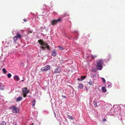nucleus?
Segmentation results:
<instances>
[{"mask_svg":"<svg viewBox=\"0 0 125 125\" xmlns=\"http://www.w3.org/2000/svg\"><path fill=\"white\" fill-rule=\"evenodd\" d=\"M103 62V60H100L97 62L96 68L97 70H101L102 69Z\"/></svg>","mask_w":125,"mask_h":125,"instance_id":"1","label":"nucleus"},{"mask_svg":"<svg viewBox=\"0 0 125 125\" xmlns=\"http://www.w3.org/2000/svg\"><path fill=\"white\" fill-rule=\"evenodd\" d=\"M38 42L41 45H44L46 47L47 49L49 50H50V46L46 43H45L43 41V40H40L38 41Z\"/></svg>","mask_w":125,"mask_h":125,"instance_id":"2","label":"nucleus"},{"mask_svg":"<svg viewBox=\"0 0 125 125\" xmlns=\"http://www.w3.org/2000/svg\"><path fill=\"white\" fill-rule=\"evenodd\" d=\"M23 92V94L24 97H25L27 95L26 94L29 93V91L28 90L26 87H25L23 88L22 90Z\"/></svg>","mask_w":125,"mask_h":125,"instance_id":"3","label":"nucleus"},{"mask_svg":"<svg viewBox=\"0 0 125 125\" xmlns=\"http://www.w3.org/2000/svg\"><path fill=\"white\" fill-rule=\"evenodd\" d=\"M10 109L12 110L13 113H19L18 108L15 106H12L10 107Z\"/></svg>","mask_w":125,"mask_h":125,"instance_id":"4","label":"nucleus"},{"mask_svg":"<svg viewBox=\"0 0 125 125\" xmlns=\"http://www.w3.org/2000/svg\"><path fill=\"white\" fill-rule=\"evenodd\" d=\"M61 19L59 18L57 20H54L51 21V24L52 25H54L56 24L58 22L61 21Z\"/></svg>","mask_w":125,"mask_h":125,"instance_id":"5","label":"nucleus"},{"mask_svg":"<svg viewBox=\"0 0 125 125\" xmlns=\"http://www.w3.org/2000/svg\"><path fill=\"white\" fill-rule=\"evenodd\" d=\"M50 68V66L47 65L44 67L41 68V70L42 72H46L49 70Z\"/></svg>","mask_w":125,"mask_h":125,"instance_id":"6","label":"nucleus"},{"mask_svg":"<svg viewBox=\"0 0 125 125\" xmlns=\"http://www.w3.org/2000/svg\"><path fill=\"white\" fill-rule=\"evenodd\" d=\"M52 54L53 56H56L57 54L56 51L54 49L52 51Z\"/></svg>","mask_w":125,"mask_h":125,"instance_id":"7","label":"nucleus"},{"mask_svg":"<svg viewBox=\"0 0 125 125\" xmlns=\"http://www.w3.org/2000/svg\"><path fill=\"white\" fill-rule=\"evenodd\" d=\"M61 71V70L59 68H57L54 69V73H59Z\"/></svg>","mask_w":125,"mask_h":125,"instance_id":"8","label":"nucleus"},{"mask_svg":"<svg viewBox=\"0 0 125 125\" xmlns=\"http://www.w3.org/2000/svg\"><path fill=\"white\" fill-rule=\"evenodd\" d=\"M94 81L93 80H89V81L88 82V84L90 85H92L94 83Z\"/></svg>","mask_w":125,"mask_h":125,"instance_id":"9","label":"nucleus"},{"mask_svg":"<svg viewBox=\"0 0 125 125\" xmlns=\"http://www.w3.org/2000/svg\"><path fill=\"white\" fill-rule=\"evenodd\" d=\"M5 86L4 85H2L1 83H0V90H3L4 89Z\"/></svg>","mask_w":125,"mask_h":125,"instance_id":"10","label":"nucleus"},{"mask_svg":"<svg viewBox=\"0 0 125 125\" xmlns=\"http://www.w3.org/2000/svg\"><path fill=\"white\" fill-rule=\"evenodd\" d=\"M22 99V97H19L16 98V102H18L19 101H21V100Z\"/></svg>","mask_w":125,"mask_h":125,"instance_id":"11","label":"nucleus"},{"mask_svg":"<svg viewBox=\"0 0 125 125\" xmlns=\"http://www.w3.org/2000/svg\"><path fill=\"white\" fill-rule=\"evenodd\" d=\"M14 79L16 81H18L19 80H20V79L18 76L17 75H16L15 76H14Z\"/></svg>","mask_w":125,"mask_h":125,"instance_id":"12","label":"nucleus"},{"mask_svg":"<svg viewBox=\"0 0 125 125\" xmlns=\"http://www.w3.org/2000/svg\"><path fill=\"white\" fill-rule=\"evenodd\" d=\"M102 91L104 92H105L106 91V89L105 87H102Z\"/></svg>","mask_w":125,"mask_h":125,"instance_id":"13","label":"nucleus"},{"mask_svg":"<svg viewBox=\"0 0 125 125\" xmlns=\"http://www.w3.org/2000/svg\"><path fill=\"white\" fill-rule=\"evenodd\" d=\"M83 85L80 83H79V84L78 87L79 88L81 89L83 88Z\"/></svg>","mask_w":125,"mask_h":125,"instance_id":"14","label":"nucleus"},{"mask_svg":"<svg viewBox=\"0 0 125 125\" xmlns=\"http://www.w3.org/2000/svg\"><path fill=\"white\" fill-rule=\"evenodd\" d=\"M86 77V76H81V78L80 79V80H83Z\"/></svg>","mask_w":125,"mask_h":125,"instance_id":"15","label":"nucleus"},{"mask_svg":"<svg viewBox=\"0 0 125 125\" xmlns=\"http://www.w3.org/2000/svg\"><path fill=\"white\" fill-rule=\"evenodd\" d=\"M94 105L95 107H96L97 106V102L96 101H94Z\"/></svg>","mask_w":125,"mask_h":125,"instance_id":"16","label":"nucleus"},{"mask_svg":"<svg viewBox=\"0 0 125 125\" xmlns=\"http://www.w3.org/2000/svg\"><path fill=\"white\" fill-rule=\"evenodd\" d=\"M0 125H6V123L5 121H2L0 124Z\"/></svg>","mask_w":125,"mask_h":125,"instance_id":"17","label":"nucleus"},{"mask_svg":"<svg viewBox=\"0 0 125 125\" xmlns=\"http://www.w3.org/2000/svg\"><path fill=\"white\" fill-rule=\"evenodd\" d=\"M69 15L67 14V13H65L62 15V17H65L66 15Z\"/></svg>","mask_w":125,"mask_h":125,"instance_id":"18","label":"nucleus"},{"mask_svg":"<svg viewBox=\"0 0 125 125\" xmlns=\"http://www.w3.org/2000/svg\"><path fill=\"white\" fill-rule=\"evenodd\" d=\"M13 40L14 41H17L18 40L17 38H16V36H14L13 37Z\"/></svg>","mask_w":125,"mask_h":125,"instance_id":"19","label":"nucleus"},{"mask_svg":"<svg viewBox=\"0 0 125 125\" xmlns=\"http://www.w3.org/2000/svg\"><path fill=\"white\" fill-rule=\"evenodd\" d=\"M35 101L34 100H33L32 103V105L33 106H34L35 104Z\"/></svg>","mask_w":125,"mask_h":125,"instance_id":"20","label":"nucleus"},{"mask_svg":"<svg viewBox=\"0 0 125 125\" xmlns=\"http://www.w3.org/2000/svg\"><path fill=\"white\" fill-rule=\"evenodd\" d=\"M16 36L19 38H20L21 36V34H19L18 33H17V35H16Z\"/></svg>","mask_w":125,"mask_h":125,"instance_id":"21","label":"nucleus"},{"mask_svg":"<svg viewBox=\"0 0 125 125\" xmlns=\"http://www.w3.org/2000/svg\"><path fill=\"white\" fill-rule=\"evenodd\" d=\"M7 76L8 78H10L11 77V75L10 73H9L7 74Z\"/></svg>","mask_w":125,"mask_h":125,"instance_id":"22","label":"nucleus"},{"mask_svg":"<svg viewBox=\"0 0 125 125\" xmlns=\"http://www.w3.org/2000/svg\"><path fill=\"white\" fill-rule=\"evenodd\" d=\"M2 70L3 72L4 73H6V69L5 68H3L2 69Z\"/></svg>","mask_w":125,"mask_h":125,"instance_id":"23","label":"nucleus"},{"mask_svg":"<svg viewBox=\"0 0 125 125\" xmlns=\"http://www.w3.org/2000/svg\"><path fill=\"white\" fill-rule=\"evenodd\" d=\"M91 57H92V59H94V58H95L97 56L96 55H91Z\"/></svg>","mask_w":125,"mask_h":125,"instance_id":"24","label":"nucleus"},{"mask_svg":"<svg viewBox=\"0 0 125 125\" xmlns=\"http://www.w3.org/2000/svg\"><path fill=\"white\" fill-rule=\"evenodd\" d=\"M58 48L60 50H62L63 49V47L60 46H58Z\"/></svg>","mask_w":125,"mask_h":125,"instance_id":"25","label":"nucleus"},{"mask_svg":"<svg viewBox=\"0 0 125 125\" xmlns=\"http://www.w3.org/2000/svg\"><path fill=\"white\" fill-rule=\"evenodd\" d=\"M69 116V118L70 119H71V120H73V117L72 116Z\"/></svg>","mask_w":125,"mask_h":125,"instance_id":"26","label":"nucleus"},{"mask_svg":"<svg viewBox=\"0 0 125 125\" xmlns=\"http://www.w3.org/2000/svg\"><path fill=\"white\" fill-rule=\"evenodd\" d=\"M42 46L40 47L41 48H42L43 50H45V49H44V45H41Z\"/></svg>","mask_w":125,"mask_h":125,"instance_id":"27","label":"nucleus"},{"mask_svg":"<svg viewBox=\"0 0 125 125\" xmlns=\"http://www.w3.org/2000/svg\"><path fill=\"white\" fill-rule=\"evenodd\" d=\"M102 79L103 82V83H105V79L103 78H102Z\"/></svg>","mask_w":125,"mask_h":125,"instance_id":"28","label":"nucleus"},{"mask_svg":"<svg viewBox=\"0 0 125 125\" xmlns=\"http://www.w3.org/2000/svg\"><path fill=\"white\" fill-rule=\"evenodd\" d=\"M28 32H29V33H32V31H29Z\"/></svg>","mask_w":125,"mask_h":125,"instance_id":"29","label":"nucleus"},{"mask_svg":"<svg viewBox=\"0 0 125 125\" xmlns=\"http://www.w3.org/2000/svg\"><path fill=\"white\" fill-rule=\"evenodd\" d=\"M62 96L63 97V98H65L66 99L67 98L66 97V96H64V95H63Z\"/></svg>","mask_w":125,"mask_h":125,"instance_id":"30","label":"nucleus"},{"mask_svg":"<svg viewBox=\"0 0 125 125\" xmlns=\"http://www.w3.org/2000/svg\"><path fill=\"white\" fill-rule=\"evenodd\" d=\"M23 21L25 22H26L27 21V20L26 19H25L23 20Z\"/></svg>","mask_w":125,"mask_h":125,"instance_id":"31","label":"nucleus"},{"mask_svg":"<svg viewBox=\"0 0 125 125\" xmlns=\"http://www.w3.org/2000/svg\"><path fill=\"white\" fill-rule=\"evenodd\" d=\"M80 79L78 78V79L79 80H81V81L82 80H80Z\"/></svg>","mask_w":125,"mask_h":125,"instance_id":"32","label":"nucleus"},{"mask_svg":"<svg viewBox=\"0 0 125 125\" xmlns=\"http://www.w3.org/2000/svg\"><path fill=\"white\" fill-rule=\"evenodd\" d=\"M16 36V38H17V39H18V38H18V37L17 36H16H16Z\"/></svg>","mask_w":125,"mask_h":125,"instance_id":"33","label":"nucleus"},{"mask_svg":"<svg viewBox=\"0 0 125 125\" xmlns=\"http://www.w3.org/2000/svg\"><path fill=\"white\" fill-rule=\"evenodd\" d=\"M46 48V46H45V47H44V49H45Z\"/></svg>","mask_w":125,"mask_h":125,"instance_id":"34","label":"nucleus"},{"mask_svg":"<svg viewBox=\"0 0 125 125\" xmlns=\"http://www.w3.org/2000/svg\"><path fill=\"white\" fill-rule=\"evenodd\" d=\"M110 86V85H108V87H109V86Z\"/></svg>","mask_w":125,"mask_h":125,"instance_id":"35","label":"nucleus"},{"mask_svg":"<svg viewBox=\"0 0 125 125\" xmlns=\"http://www.w3.org/2000/svg\"><path fill=\"white\" fill-rule=\"evenodd\" d=\"M33 125V123L31 125Z\"/></svg>","mask_w":125,"mask_h":125,"instance_id":"36","label":"nucleus"},{"mask_svg":"<svg viewBox=\"0 0 125 125\" xmlns=\"http://www.w3.org/2000/svg\"><path fill=\"white\" fill-rule=\"evenodd\" d=\"M23 80H22L21 81H23Z\"/></svg>","mask_w":125,"mask_h":125,"instance_id":"37","label":"nucleus"},{"mask_svg":"<svg viewBox=\"0 0 125 125\" xmlns=\"http://www.w3.org/2000/svg\"><path fill=\"white\" fill-rule=\"evenodd\" d=\"M41 52V50H40V52Z\"/></svg>","mask_w":125,"mask_h":125,"instance_id":"38","label":"nucleus"},{"mask_svg":"<svg viewBox=\"0 0 125 125\" xmlns=\"http://www.w3.org/2000/svg\"><path fill=\"white\" fill-rule=\"evenodd\" d=\"M124 114H125V113Z\"/></svg>","mask_w":125,"mask_h":125,"instance_id":"39","label":"nucleus"}]
</instances>
